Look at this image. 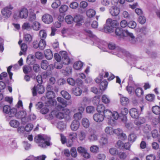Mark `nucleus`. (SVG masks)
I'll use <instances>...</instances> for the list:
<instances>
[{"label":"nucleus","instance_id":"obj_1","mask_svg":"<svg viewBox=\"0 0 160 160\" xmlns=\"http://www.w3.org/2000/svg\"><path fill=\"white\" fill-rule=\"evenodd\" d=\"M50 139V137L46 135L38 134L34 138L35 142L42 148H45L47 146H49L51 145Z\"/></svg>","mask_w":160,"mask_h":160},{"label":"nucleus","instance_id":"obj_2","mask_svg":"<svg viewBox=\"0 0 160 160\" xmlns=\"http://www.w3.org/2000/svg\"><path fill=\"white\" fill-rule=\"evenodd\" d=\"M115 32L116 35L121 37H129V41L132 43H135L137 41V39L135 38L133 34L129 32L127 30H123L122 28H118L116 29Z\"/></svg>","mask_w":160,"mask_h":160},{"label":"nucleus","instance_id":"obj_3","mask_svg":"<svg viewBox=\"0 0 160 160\" xmlns=\"http://www.w3.org/2000/svg\"><path fill=\"white\" fill-rule=\"evenodd\" d=\"M108 46L110 49L114 50L113 54L117 55L119 57H121L122 54L125 52L124 50L118 47H116L114 43H109Z\"/></svg>","mask_w":160,"mask_h":160},{"label":"nucleus","instance_id":"obj_4","mask_svg":"<svg viewBox=\"0 0 160 160\" xmlns=\"http://www.w3.org/2000/svg\"><path fill=\"white\" fill-rule=\"evenodd\" d=\"M50 86H48L47 88L48 91L46 93V97L48 99H49L48 102L50 105H56L57 102L54 99L55 97V93L53 91H49Z\"/></svg>","mask_w":160,"mask_h":160},{"label":"nucleus","instance_id":"obj_5","mask_svg":"<svg viewBox=\"0 0 160 160\" xmlns=\"http://www.w3.org/2000/svg\"><path fill=\"white\" fill-rule=\"evenodd\" d=\"M13 9V7L12 5L7 6L1 10V13L5 18L7 19L9 18L11 15V10Z\"/></svg>","mask_w":160,"mask_h":160},{"label":"nucleus","instance_id":"obj_6","mask_svg":"<svg viewBox=\"0 0 160 160\" xmlns=\"http://www.w3.org/2000/svg\"><path fill=\"white\" fill-rule=\"evenodd\" d=\"M3 111L4 113L8 114L9 117H13L15 116L17 109L14 108L11 109L9 106L6 105L3 107Z\"/></svg>","mask_w":160,"mask_h":160},{"label":"nucleus","instance_id":"obj_7","mask_svg":"<svg viewBox=\"0 0 160 160\" xmlns=\"http://www.w3.org/2000/svg\"><path fill=\"white\" fill-rule=\"evenodd\" d=\"M58 101L60 103L56 107V108L58 110H61L63 108H65L67 106V102L62 98L58 97L57 98Z\"/></svg>","mask_w":160,"mask_h":160},{"label":"nucleus","instance_id":"obj_8","mask_svg":"<svg viewBox=\"0 0 160 160\" xmlns=\"http://www.w3.org/2000/svg\"><path fill=\"white\" fill-rule=\"evenodd\" d=\"M58 101L60 103L56 107V108L58 110H61L63 108H65L67 106V102L62 98L58 97L57 98Z\"/></svg>","mask_w":160,"mask_h":160},{"label":"nucleus","instance_id":"obj_9","mask_svg":"<svg viewBox=\"0 0 160 160\" xmlns=\"http://www.w3.org/2000/svg\"><path fill=\"white\" fill-rule=\"evenodd\" d=\"M58 101L60 103L56 107V108L58 110H61L63 108H65L67 106V102L62 98L58 97L57 98Z\"/></svg>","mask_w":160,"mask_h":160},{"label":"nucleus","instance_id":"obj_10","mask_svg":"<svg viewBox=\"0 0 160 160\" xmlns=\"http://www.w3.org/2000/svg\"><path fill=\"white\" fill-rule=\"evenodd\" d=\"M106 132L107 133H110V135L115 134L118 136L119 138L122 140H124L127 138L126 134L123 133L122 131H106Z\"/></svg>","mask_w":160,"mask_h":160},{"label":"nucleus","instance_id":"obj_11","mask_svg":"<svg viewBox=\"0 0 160 160\" xmlns=\"http://www.w3.org/2000/svg\"><path fill=\"white\" fill-rule=\"evenodd\" d=\"M59 53L61 55V63L65 65H68L70 63V59L67 56V52L64 51L60 52Z\"/></svg>","mask_w":160,"mask_h":160},{"label":"nucleus","instance_id":"obj_12","mask_svg":"<svg viewBox=\"0 0 160 160\" xmlns=\"http://www.w3.org/2000/svg\"><path fill=\"white\" fill-rule=\"evenodd\" d=\"M44 89L43 86L40 84H38L33 88L32 92L33 96H36L37 92L39 94H42L44 92Z\"/></svg>","mask_w":160,"mask_h":160},{"label":"nucleus","instance_id":"obj_13","mask_svg":"<svg viewBox=\"0 0 160 160\" xmlns=\"http://www.w3.org/2000/svg\"><path fill=\"white\" fill-rule=\"evenodd\" d=\"M42 21L45 23L49 24L53 21L52 16L48 14H45L42 17Z\"/></svg>","mask_w":160,"mask_h":160},{"label":"nucleus","instance_id":"obj_14","mask_svg":"<svg viewBox=\"0 0 160 160\" xmlns=\"http://www.w3.org/2000/svg\"><path fill=\"white\" fill-rule=\"evenodd\" d=\"M67 82L70 85L72 86H74L76 83H77L78 86H80L83 83V81L81 79H77L75 81L73 78H70L67 79Z\"/></svg>","mask_w":160,"mask_h":160},{"label":"nucleus","instance_id":"obj_15","mask_svg":"<svg viewBox=\"0 0 160 160\" xmlns=\"http://www.w3.org/2000/svg\"><path fill=\"white\" fill-rule=\"evenodd\" d=\"M28 16V11L26 8H21L19 11L18 17L22 19H26Z\"/></svg>","mask_w":160,"mask_h":160},{"label":"nucleus","instance_id":"obj_16","mask_svg":"<svg viewBox=\"0 0 160 160\" xmlns=\"http://www.w3.org/2000/svg\"><path fill=\"white\" fill-rule=\"evenodd\" d=\"M111 14L113 16L118 15L120 12V10L118 8L115 6H112L109 10Z\"/></svg>","mask_w":160,"mask_h":160},{"label":"nucleus","instance_id":"obj_17","mask_svg":"<svg viewBox=\"0 0 160 160\" xmlns=\"http://www.w3.org/2000/svg\"><path fill=\"white\" fill-rule=\"evenodd\" d=\"M104 117L102 114L97 113L94 114L93 118L94 120L98 122H101L104 119Z\"/></svg>","mask_w":160,"mask_h":160},{"label":"nucleus","instance_id":"obj_18","mask_svg":"<svg viewBox=\"0 0 160 160\" xmlns=\"http://www.w3.org/2000/svg\"><path fill=\"white\" fill-rule=\"evenodd\" d=\"M107 23L110 25L114 29L119 24V23L116 20H112L111 18H108L107 20Z\"/></svg>","mask_w":160,"mask_h":160},{"label":"nucleus","instance_id":"obj_19","mask_svg":"<svg viewBox=\"0 0 160 160\" xmlns=\"http://www.w3.org/2000/svg\"><path fill=\"white\" fill-rule=\"evenodd\" d=\"M99 142L100 144L102 146L108 144V139L105 134L101 135Z\"/></svg>","mask_w":160,"mask_h":160},{"label":"nucleus","instance_id":"obj_20","mask_svg":"<svg viewBox=\"0 0 160 160\" xmlns=\"http://www.w3.org/2000/svg\"><path fill=\"white\" fill-rule=\"evenodd\" d=\"M130 114L131 117L133 118H137L139 115V113L137 109L132 108L130 110Z\"/></svg>","mask_w":160,"mask_h":160},{"label":"nucleus","instance_id":"obj_21","mask_svg":"<svg viewBox=\"0 0 160 160\" xmlns=\"http://www.w3.org/2000/svg\"><path fill=\"white\" fill-rule=\"evenodd\" d=\"M88 138L90 142L94 141L98 139V136L96 134V132L94 131H90Z\"/></svg>","mask_w":160,"mask_h":160},{"label":"nucleus","instance_id":"obj_22","mask_svg":"<svg viewBox=\"0 0 160 160\" xmlns=\"http://www.w3.org/2000/svg\"><path fill=\"white\" fill-rule=\"evenodd\" d=\"M138 86V84H134L132 86L128 85L126 87L127 90L129 94H131L134 92L135 89Z\"/></svg>","mask_w":160,"mask_h":160},{"label":"nucleus","instance_id":"obj_23","mask_svg":"<svg viewBox=\"0 0 160 160\" xmlns=\"http://www.w3.org/2000/svg\"><path fill=\"white\" fill-rule=\"evenodd\" d=\"M80 125V123L78 121L74 120L71 125L72 130H77Z\"/></svg>","mask_w":160,"mask_h":160},{"label":"nucleus","instance_id":"obj_24","mask_svg":"<svg viewBox=\"0 0 160 160\" xmlns=\"http://www.w3.org/2000/svg\"><path fill=\"white\" fill-rule=\"evenodd\" d=\"M114 29L110 25L107 24V21H106V23L104 25L103 27V31L105 32H113Z\"/></svg>","mask_w":160,"mask_h":160},{"label":"nucleus","instance_id":"obj_25","mask_svg":"<svg viewBox=\"0 0 160 160\" xmlns=\"http://www.w3.org/2000/svg\"><path fill=\"white\" fill-rule=\"evenodd\" d=\"M152 136L154 138H157L158 141L160 142V131H152Z\"/></svg>","mask_w":160,"mask_h":160},{"label":"nucleus","instance_id":"obj_26","mask_svg":"<svg viewBox=\"0 0 160 160\" xmlns=\"http://www.w3.org/2000/svg\"><path fill=\"white\" fill-rule=\"evenodd\" d=\"M20 116L19 118L21 119L22 122H26L28 121V118L26 117V112L24 111H22L20 112Z\"/></svg>","mask_w":160,"mask_h":160},{"label":"nucleus","instance_id":"obj_27","mask_svg":"<svg viewBox=\"0 0 160 160\" xmlns=\"http://www.w3.org/2000/svg\"><path fill=\"white\" fill-rule=\"evenodd\" d=\"M44 54L46 58L48 60H50L53 57L52 51L50 49H48L44 51Z\"/></svg>","mask_w":160,"mask_h":160},{"label":"nucleus","instance_id":"obj_28","mask_svg":"<svg viewBox=\"0 0 160 160\" xmlns=\"http://www.w3.org/2000/svg\"><path fill=\"white\" fill-rule=\"evenodd\" d=\"M120 102L122 105L125 106L129 103V100L128 98L122 96L120 97Z\"/></svg>","mask_w":160,"mask_h":160},{"label":"nucleus","instance_id":"obj_29","mask_svg":"<svg viewBox=\"0 0 160 160\" xmlns=\"http://www.w3.org/2000/svg\"><path fill=\"white\" fill-rule=\"evenodd\" d=\"M35 62V58L33 55H30L28 56L27 59V62L29 65L33 64Z\"/></svg>","mask_w":160,"mask_h":160},{"label":"nucleus","instance_id":"obj_30","mask_svg":"<svg viewBox=\"0 0 160 160\" xmlns=\"http://www.w3.org/2000/svg\"><path fill=\"white\" fill-rule=\"evenodd\" d=\"M83 63L80 61L75 62L73 64L74 68L77 70L80 69L82 67Z\"/></svg>","mask_w":160,"mask_h":160},{"label":"nucleus","instance_id":"obj_31","mask_svg":"<svg viewBox=\"0 0 160 160\" xmlns=\"http://www.w3.org/2000/svg\"><path fill=\"white\" fill-rule=\"evenodd\" d=\"M104 117L107 118L108 119H112V117L111 116L112 114V112L109 110H105L103 113Z\"/></svg>","mask_w":160,"mask_h":160},{"label":"nucleus","instance_id":"obj_32","mask_svg":"<svg viewBox=\"0 0 160 160\" xmlns=\"http://www.w3.org/2000/svg\"><path fill=\"white\" fill-rule=\"evenodd\" d=\"M82 126L86 128H88L90 125L89 120L86 118H84L82 119Z\"/></svg>","mask_w":160,"mask_h":160},{"label":"nucleus","instance_id":"obj_33","mask_svg":"<svg viewBox=\"0 0 160 160\" xmlns=\"http://www.w3.org/2000/svg\"><path fill=\"white\" fill-rule=\"evenodd\" d=\"M72 92L75 95L79 96L81 94L82 91L80 88L77 87L73 89Z\"/></svg>","mask_w":160,"mask_h":160},{"label":"nucleus","instance_id":"obj_34","mask_svg":"<svg viewBox=\"0 0 160 160\" xmlns=\"http://www.w3.org/2000/svg\"><path fill=\"white\" fill-rule=\"evenodd\" d=\"M41 24L38 22H34L32 24V28L34 30H38L40 28Z\"/></svg>","mask_w":160,"mask_h":160},{"label":"nucleus","instance_id":"obj_35","mask_svg":"<svg viewBox=\"0 0 160 160\" xmlns=\"http://www.w3.org/2000/svg\"><path fill=\"white\" fill-rule=\"evenodd\" d=\"M108 83L107 81L104 80L101 82L100 88L102 90H105L107 88Z\"/></svg>","mask_w":160,"mask_h":160},{"label":"nucleus","instance_id":"obj_36","mask_svg":"<svg viewBox=\"0 0 160 160\" xmlns=\"http://www.w3.org/2000/svg\"><path fill=\"white\" fill-rule=\"evenodd\" d=\"M61 94L62 96L67 100H69L71 98V95L66 91H62L61 92Z\"/></svg>","mask_w":160,"mask_h":160},{"label":"nucleus","instance_id":"obj_37","mask_svg":"<svg viewBox=\"0 0 160 160\" xmlns=\"http://www.w3.org/2000/svg\"><path fill=\"white\" fill-rule=\"evenodd\" d=\"M86 14L88 17L91 18L95 15L96 12L93 9H90L87 11Z\"/></svg>","mask_w":160,"mask_h":160},{"label":"nucleus","instance_id":"obj_38","mask_svg":"<svg viewBox=\"0 0 160 160\" xmlns=\"http://www.w3.org/2000/svg\"><path fill=\"white\" fill-rule=\"evenodd\" d=\"M102 102L105 104L108 103L110 101L109 98L106 95H103L102 96Z\"/></svg>","mask_w":160,"mask_h":160},{"label":"nucleus","instance_id":"obj_39","mask_svg":"<svg viewBox=\"0 0 160 160\" xmlns=\"http://www.w3.org/2000/svg\"><path fill=\"white\" fill-rule=\"evenodd\" d=\"M46 44L44 40L42 39L40 41L39 44V48L42 50H43L45 48Z\"/></svg>","mask_w":160,"mask_h":160},{"label":"nucleus","instance_id":"obj_40","mask_svg":"<svg viewBox=\"0 0 160 160\" xmlns=\"http://www.w3.org/2000/svg\"><path fill=\"white\" fill-rule=\"evenodd\" d=\"M24 136L25 137H27L28 139L30 141L33 140V137L32 135L29 134V131H23Z\"/></svg>","mask_w":160,"mask_h":160},{"label":"nucleus","instance_id":"obj_41","mask_svg":"<svg viewBox=\"0 0 160 160\" xmlns=\"http://www.w3.org/2000/svg\"><path fill=\"white\" fill-rule=\"evenodd\" d=\"M136 88L135 92L137 96L140 97L143 94V92L142 88H138V87Z\"/></svg>","mask_w":160,"mask_h":160},{"label":"nucleus","instance_id":"obj_42","mask_svg":"<svg viewBox=\"0 0 160 160\" xmlns=\"http://www.w3.org/2000/svg\"><path fill=\"white\" fill-rule=\"evenodd\" d=\"M152 110L153 112L156 115H159L160 114V107L155 106L153 107L152 108Z\"/></svg>","mask_w":160,"mask_h":160},{"label":"nucleus","instance_id":"obj_43","mask_svg":"<svg viewBox=\"0 0 160 160\" xmlns=\"http://www.w3.org/2000/svg\"><path fill=\"white\" fill-rule=\"evenodd\" d=\"M10 126L13 127L17 128L19 125V122L15 120L11 121L9 122Z\"/></svg>","mask_w":160,"mask_h":160},{"label":"nucleus","instance_id":"obj_44","mask_svg":"<svg viewBox=\"0 0 160 160\" xmlns=\"http://www.w3.org/2000/svg\"><path fill=\"white\" fill-rule=\"evenodd\" d=\"M65 20L68 24H70L74 21V18L71 15H67L65 17Z\"/></svg>","mask_w":160,"mask_h":160},{"label":"nucleus","instance_id":"obj_45","mask_svg":"<svg viewBox=\"0 0 160 160\" xmlns=\"http://www.w3.org/2000/svg\"><path fill=\"white\" fill-rule=\"evenodd\" d=\"M136 138V136L135 134L132 133L129 135L128 139L129 141L133 142L135 141Z\"/></svg>","mask_w":160,"mask_h":160},{"label":"nucleus","instance_id":"obj_46","mask_svg":"<svg viewBox=\"0 0 160 160\" xmlns=\"http://www.w3.org/2000/svg\"><path fill=\"white\" fill-rule=\"evenodd\" d=\"M32 27L31 26L30 24L28 22H26L23 24L22 26L23 29H25L27 30H29L32 28Z\"/></svg>","mask_w":160,"mask_h":160},{"label":"nucleus","instance_id":"obj_47","mask_svg":"<svg viewBox=\"0 0 160 160\" xmlns=\"http://www.w3.org/2000/svg\"><path fill=\"white\" fill-rule=\"evenodd\" d=\"M48 65V62L47 60H43L41 63V68L44 70L47 69Z\"/></svg>","mask_w":160,"mask_h":160},{"label":"nucleus","instance_id":"obj_48","mask_svg":"<svg viewBox=\"0 0 160 160\" xmlns=\"http://www.w3.org/2000/svg\"><path fill=\"white\" fill-rule=\"evenodd\" d=\"M60 111H62V112L64 115L65 118L67 115H68L70 112L69 109L67 108H62Z\"/></svg>","mask_w":160,"mask_h":160},{"label":"nucleus","instance_id":"obj_49","mask_svg":"<svg viewBox=\"0 0 160 160\" xmlns=\"http://www.w3.org/2000/svg\"><path fill=\"white\" fill-rule=\"evenodd\" d=\"M36 18V14L33 12H30L29 14L28 20L32 21L35 20Z\"/></svg>","mask_w":160,"mask_h":160},{"label":"nucleus","instance_id":"obj_50","mask_svg":"<svg viewBox=\"0 0 160 160\" xmlns=\"http://www.w3.org/2000/svg\"><path fill=\"white\" fill-rule=\"evenodd\" d=\"M23 70L25 74H27L32 70L31 68L29 66L25 65L23 67Z\"/></svg>","mask_w":160,"mask_h":160},{"label":"nucleus","instance_id":"obj_51","mask_svg":"<svg viewBox=\"0 0 160 160\" xmlns=\"http://www.w3.org/2000/svg\"><path fill=\"white\" fill-rule=\"evenodd\" d=\"M24 40L26 42H30L32 40V37L31 35L27 34L24 36Z\"/></svg>","mask_w":160,"mask_h":160},{"label":"nucleus","instance_id":"obj_52","mask_svg":"<svg viewBox=\"0 0 160 160\" xmlns=\"http://www.w3.org/2000/svg\"><path fill=\"white\" fill-rule=\"evenodd\" d=\"M97 110L98 112H102L103 113L105 110L104 106L102 104L98 105L97 107Z\"/></svg>","mask_w":160,"mask_h":160},{"label":"nucleus","instance_id":"obj_53","mask_svg":"<svg viewBox=\"0 0 160 160\" xmlns=\"http://www.w3.org/2000/svg\"><path fill=\"white\" fill-rule=\"evenodd\" d=\"M70 151L72 157L74 158H76L77 156V153L76 148L74 147L71 148Z\"/></svg>","mask_w":160,"mask_h":160},{"label":"nucleus","instance_id":"obj_54","mask_svg":"<svg viewBox=\"0 0 160 160\" xmlns=\"http://www.w3.org/2000/svg\"><path fill=\"white\" fill-rule=\"evenodd\" d=\"M128 26L129 28H131L134 29L136 27L137 24L135 22L132 21L128 22Z\"/></svg>","mask_w":160,"mask_h":160},{"label":"nucleus","instance_id":"obj_55","mask_svg":"<svg viewBox=\"0 0 160 160\" xmlns=\"http://www.w3.org/2000/svg\"><path fill=\"white\" fill-rule=\"evenodd\" d=\"M90 150L92 152L97 153L98 152L99 147L97 146L93 145L90 147Z\"/></svg>","mask_w":160,"mask_h":160},{"label":"nucleus","instance_id":"obj_56","mask_svg":"<svg viewBox=\"0 0 160 160\" xmlns=\"http://www.w3.org/2000/svg\"><path fill=\"white\" fill-rule=\"evenodd\" d=\"M57 127L60 130H63L66 129V126L65 124H64L62 122H60L58 123Z\"/></svg>","mask_w":160,"mask_h":160},{"label":"nucleus","instance_id":"obj_57","mask_svg":"<svg viewBox=\"0 0 160 160\" xmlns=\"http://www.w3.org/2000/svg\"><path fill=\"white\" fill-rule=\"evenodd\" d=\"M82 117V114L81 112H77L75 113L74 116V118L75 119L74 120H79L81 119Z\"/></svg>","mask_w":160,"mask_h":160},{"label":"nucleus","instance_id":"obj_58","mask_svg":"<svg viewBox=\"0 0 160 160\" xmlns=\"http://www.w3.org/2000/svg\"><path fill=\"white\" fill-rule=\"evenodd\" d=\"M68 7L66 5L61 6L59 9V12L61 13H63L67 11Z\"/></svg>","mask_w":160,"mask_h":160},{"label":"nucleus","instance_id":"obj_59","mask_svg":"<svg viewBox=\"0 0 160 160\" xmlns=\"http://www.w3.org/2000/svg\"><path fill=\"white\" fill-rule=\"evenodd\" d=\"M77 150L79 153L81 154L82 155L84 153L86 152V151H87V150L84 147L80 146L78 148Z\"/></svg>","mask_w":160,"mask_h":160},{"label":"nucleus","instance_id":"obj_60","mask_svg":"<svg viewBox=\"0 0 160 160\" xmlns=\"http://www.w3.org/2000/svg\"><path fill=\"white\" fill-rule=\"evenodd\" d=\"M99 76L102 77V78H106L108 77V73L105 71L102 70V72L99 74Z\"/></svg>","mask_w":160,"mask_h":160},{"label":"nucleus","instance_id":"obj_61","mask_svg":"<svg viewBox=\"0 0 160 160\" xmlns=\"http://www.w3.org/2000/svg\"><path fill=\"white\" fill-rule=\"evenodd\" d=\"M146 160H155L156 159L155 155L153 154H151L146 156Z\"/></svg>","mask_w":160,"mask_h":160},{"label":"nucleus","instance_id":"obj_62","mask_svg":"<svg viewBox=\"0 0 160 160\" xmlns=\"http://www.w3.org/2000/svg\"><path fill=\"white\" fill-rule=\"evenodd\" d=\"M154 95L153 94H149L146 96V99L149 101H152L154 99Z\"/></svg>","mask_w":160,"mask_h":160},{"label":"nucleus","instance_id":"obj_63","mask_svg":"<svg viewBox=\"0 0 160 160\" xmlns=\"http://www.w3.org/2000/svg\"><path fill=\"white\" fill-rule=\"evenodd\" d=\"M146 20L145 17L142 16H140L138 18V21L141 24H144Z\"/></svg>","mask_w":160,"mask_h":160},{"label":"nucleus","instance_id":"obj_64","mask_svg":"<svg viewBox=\"0 0 160 160\" xmlns=\"http://www.w3.org/2000/svg\"><path fill=\"white\" fill-rule=\"evenodd\" d=\"M137 30L138 31L144 35L146 34L147 32V28L145 27H142L141 28H139Z\"/></svg>","mask_w":160,"mask_h":160}]
</instances>
